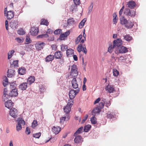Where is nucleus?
Segmentation results:
<instances>
[{"mask_svg": "<svg viewBox=\"0 0 146 146\" xmlns=\"http://www.w3.org/2000/svg\"><path fill=\"white\" fill-rule=\"evenodd\" d=\"M74 2L75 5H79L80 4V0H73Z\"/></svg>", "mask_w": 146, "mask_h": 146, "instance_id": "bf43d9fd", "label": "nucleus"}, {"mask_svg": "<svg viewBox=\"0 0 146 146\" xmlns=\"http://www.w3.org/2000/svg\"><path fill=\"white\" fill-rule=\"evenodd\" d=\"M49 37L48 35L46 34H42L41 35H38L37 37V38H47Z\"/></svg>", "mask_w": 146, "mask_h": 146, "instance_id": "37998d69", "label": "nucleus"}, {"mask_svg": "<svg viewBox=\"0 0 146 146\" xmlns=\"http://www.w3.org/2000/svg\"><path fill=\"white\" fill-rule=\"evenodd\" d=\"M73 103L74 102L72 101L70 102L68 101L67 105L64 108V111L66 114H68L69 113Z\"/></svg>", "mask_w": 146, "mask_h": 146, "instance_id": "7ed1b4c3", "label": "nucleus"}, {"mask_svg": "<svg viewBox=\"0 0 146 146\" xmlns=\"http://www.w3.org/2000/svg\"><path fill=\"white\" fill-rule=\"evenodd\" d=\"M62 55V53L60 51H58L55 52L54 56L56 59H61Z\"/></svg>", "mask_w": 146, "mask_h": 146, "instance_id": "dca6fc26", "label": "nucleus"}, {"mask_svg": "<svg viewBox=\"0 0 146 146\" xmlns=\"http://www.w3.org/2000/svg\"><path fill=\"white\" fill-rule=\"evenodd\" d=\"M10 96H9V94L3 95L2 97V100L3 101H5L7 99H8L10 97Z\"/></svg>", "mask_w": 146, "mask_h": 146, "instance_id": "09e8293b", "label": "nucleus"}, {"mask_svg": "<svg viewBox=\"0 0 146 146\" xmlns=\"http://www.w3.org/2000/svg\"><path fill=\"white\" fill-rule=\"evenodd\" d=\"M122 44V41L120 38H117L115 40L113 41V48L117 49Z\"/></svg>", "mask_w": 146, "mask_h": 146, "instance_id": "20e7f679", "label": "nucleus"}, {"mask_svg": "<svg viewBox=\"0 0 146 146\" xmlns=\"http://www.w3.org/2000/svg\"><path fill=\"white\" fill-rule=\"evenodd\" d=\"M61 46V50L62 51H64L65 50H66V49L68 48V46L66 45H64L63 44L61 45H60Z\"/></svg>", "mask_w": 146, "mask_h": 146, "instance_id": "de8ad7c7", "label": "nucleus"}, {"mask_svg": "<svg viewBox=\"0 0 146 146\" xmlns=\"http://www.w3.org/2000/svg\"><path fill=\"white\" fill-rule=\"evenodd\" d=\"M30 41L31 39L29 37V36H27L26 41L27 42H28V43H27V44H28L30 42Z\"/></svg>", "mask_w": 146, "mask_h": 146, "instance_id": "338daca9", "label": "nucleus"}, {"mask_svg": "<svg viewBox=\"0 0 146 146\" xmlns=\"http://www.w3.org/2000/svg\"><path fill=\"white\" fill-rule=\"evenodd\" d=\"M66 118V116L62 117L60 118V123H61L62 122H63L65 121Z\"/></svg>", "mask_w": 146, "mask_h": 146, "instance_id": "052dcab7", "label": "nucleus"}, {"mask_svg": "<svg viewBox=\"0 0 146 146\" xmlns=\"http://www.w3.org/2000/svg\"><path fill=\"white\" fill-rule=\"evenodd\" d=\"M117 49H118V51H115V53L117 54L118 53H125L127 52V48L123 46H121L119 47Z\"/></svg>", "mask_w": 146, "mask_h": 146, "instance_id": "39448f33", "label": "nucleus"}, {"mask_svg": "<svg viewBox=\"0 0 146 146\" xmlns=\"http://www.w3.org/2000/svg\"><path fill=\"white\" fill-rule=\"evenodd\" d=\"M27 83L26 82L21 84L19 86V88L22 91L26 90L27 87Z\"/></svg>", "mask_w": 146, "mask_h": 146, "instance_id": "2eb2a0df", "label": "nucleus"}, {"mask_svg": "<svg viewBox=\"0 0 146 146\" xmlns=\"http://www.w3.org/2000/svg\"><path fill=\"white\" fill-rule=\"evenodd\" d=\"M80 91L79 88H78L76 90L73 89L71 90L69 92V95L70 99L68 100L69 101L73 102V100L76 95L79 93Z\"/></svg>", "mask_w": 146, "mask_h": 146, "instance_id": "f257e3e1", "label": "nucleus"}, {"mask_svg": "<svg viewBox=\"0 0 146 146\" xmlns=\"http://www.w3.org/2000/svg\"><path fill=\"white\" fill-rule=\"evenodd\" d=\"M96 118L93 116L90 119V121L92 124H95L97 123Z\"/></svg>", "mask_w": 146, "mask_h": 146, "instance_id": "79ce46f5", "label": "nucleus"}, {"mask_svg": "<svg viewBox=\"0 0 146 146\" xmlns=\"http://www.w3.org/2000/svg\"><path fill=\"white\" fill-rule=\"evenodd\" d=\"M133 23L131 21H127L125 26L128 29H131L133 27Z\"/></svg>", "mask_w": 146, "mask_h": 146, "instance_id": "c756f323", "label": "nucleus"}, {"mask_svg": "<svg viewBox=\"0 0 146 146\" xmlns=\"http://www.w3.org/2000/svg\"><path fill=\"white\" fill-rule=\"evenodd\" d=\"M93 8V3H92L91 4L90 6L88 8V13H90L92 12Z\"/></svg>", "mask_w": 146, "mask_h": 146, "instance_id": "6e6d98bb", "label": "nucleus"}, {"mask_svg": "<svg viewBox=\"0 0 146 146\" xmlns=\"http://www.w3.org/2000/svg\"><path fill=\"white\" fill-rule=\"evenodd\" d=\"M62 33V30L60 29H58L55 30L54 32V33L56 35H59Z\"/></svg>", "mask_w": 146, "mask_h": 146, "instance_id": "8fccbe9b", "label": "nucleus"}, {"mask_svg": "<svg viewBox=\"0 0 146 146\" xmlns=\"http://www.w3.org/2000/svg\"><path fill=\"white\" fill-rule=\"evenodd\" d=\"M15 40H17V42L19 43H21L23 41V40L19 38H16L15 39Z\"/></svg>", "mask_w": 146, "mask_h": 146, "instance_id": "0e129e2a", "label": "nucleus"}, {"mask_svg": "<svg viewBox=\"0 0 146 146\" xmlns=\"http://www.w3.org/2000/svg\"><path fill=\"white\" fill-rule=\"evenodd\" d=\"M44 43L43 42H38L35 44L36 49L38 50H40L43 48L44 45Z\"/></svg>", "mask_w": 146, "mask_h": 146, "instance_id": "0eeeda50", "label": "nucleus"}, {"mask_svg": "<svg viewBox=\"0 0 146 146\" xmlns=\"http://www.w3.org/2000/svg\"><path fill=\"white\" fill-rule=\"evenodd\" d=\"M84 131L83 127L81 126L77 129L76 132L74 133V136H76L78 134L81 133Z\"/></svg>", "mask_w": 146, "mask_h": 146, "instance_id": "393cba45", "label": "nucleus"}, {"mask_svg": "<svg viewBox=\"0 0 146 146\" xmlns=\"http://www.w3.org/2000/svg\"><path fill=\"white\" fill-rule=\"evenodd\" d=\"M54 40V37L53 36H50L48 39V40L49 41H53Z\"/></svg>", "mask_w": 146, "mask_h": 146, "instance_id": "774afa93", "label": "nucleus"}, {"mask_svg": "<svg viewBox=\"0 0 146 146\" xmlns=\"http://www.w3.org/2000/svg\"><path fill=\"white\" fill-rule=\"evenodd\" d=\"M75 137L74 139V142L76 143H81L83 141V139L82 137L80 135L74 136Z\"/></svg>", "mask_w": 146, "mask_h": 146, "instance_id": "9d476101", "label": "nucleus"}, {"mask_svg": "<svg viewBox=\"0 0 146 146\" xmlns=\"http://www.w3.org/2000/svg\"><path fill=\"white\" fill-rule=\"evenodd\" d=\"M5 107L9 109L12 108L14 104L11 100H7L5 103Z\"/></svg>", "mask_w": 146, "mask_h": 146, "instance_id": "ddd939ff", "label": "nucleus"}, {"mask_svg": "<svg viewBox=\"0 0 146 146\" xmlns=\"http://www.w3.org/2000/svg\"><path fill=\"white\" fill-rule=\"evenodd\" d=\"M101 110L98 107L94 108L92 111V114L93 116H95L100 113Z\"/></svg>", "mask_w": 146, "mask_h": 146, "instance_id": "6ab92c4d", "label": "nucleus"}, {"mask_svg": "<svg viewBox=\"0 0 146 146\" xmlns=\"http://www.w3.org/2000/svg\"><path fill=\"white\" fill-rule=\"evenodd\" d=\"M38 32V28H36L35 27H32L30 31V33L33 36L37 35Z\"/></svg>", "mask_w": 146, "mask_h": 146, "instance_id": "9b49d317", "label": "nucleus"}, {"mask_svg": "<svg viewBox=\"0 0 146 146\" xmlns=\"http://www.w3.org/2000/svg\"><path fill=\"white\" fill-rule=\"evenodd\" d=\"M41 133L40 132L36 133L33 135V136L35 138H39L41 135Z\"/></svg>", "mask_w": 146, "mask_h": 146, "instance_id": "3c124183", "label": "nucleus"}, {"mask_svg": "<svg viewBox=\"0 0 146 146\" xmlns=\"http://www.w3.org/2000/svg\"><path fill=\"white\" fill-rule=\"evenodd\" d=\"M18 60H14L13 62L11 64V67L15 68L18 67Z\"/></svg>", "mask_w": 146, "mask_h": 146, "instance_id": "cd10ccee", "label": "nucleus"}, {"mask_svg": "<svg viewBox=\"0 0 146 146\" xmlns=\"http://www.w3.org/2000/svg\"><path fill=\"white\" fill-rule=\"evenodd\" d=\"M120 23L122 25H125L127 22V19L123 17H121L120 19Z\"/></svg>", "mask_w": 146, "mask_h": 146, "instance_id": "72a5a7b5", "label": "nucleus"}, {"mask_svg": "<svg viewBox=\"0 0 146 146\" xmlns=\"http://www.w3.org/2000/svg\"><path fill=\"white\" fill-rule=\"evenodd\" d=\"M37 125V122L36 120H34L33 122L32 125L31 127L34 128Z\"/></svg>", "mask_w": 146, "mask_h": 146, "instance_id": "5fc2aeb1", "label": "nucleus"}, {"mask_svg": "<svg viewBox=\"0 0 146 146\" xmlns=\"http://www.w3.org/2000/svg\"><path fill=\"white\" fill-rule=\"evenodd\" d=\"M15 70H14L10 69L7 72V76L8 77H12L15 74Z\"/></svg>", "mask_w": 146, "mask_h": 146, "instance_id": "f3484780", "label": "nucleus"}, {"mask_svg": "<svg viewBox=\"0 0 146 146\" xmlns=\"http://www.w3.org/2000/svg\"><path fill=\"white\" fill-rule=\"evenodd\" d=\"M17 33L20 35H23L25 34V32L23 29L21 28L17 31Z\"/></svg>", "mask_w": 146, "mask_h": 146, "instance_id": "49530a36", "label": "nucleus"}, {"mask_svg": "<svg viewBox=\"0 0 146 146\" xmlns=\"http://www.w3.org/2000/svg\"><path fill=\"white\" fill-rule=\"evenodd\" d=\"M83 47L82 46V45L81 44H80L78 46V47L77 48V50L78 51V52H80L81 51H82L83 48Z\"/></svg>", "mask_w": 146, "mask_h": 146, "instance_id": "c03bdc74", "label": "nucleus"}, {"mask_svg": "<svg viewBox=\"0 0 146 146\" xmlns=\"http://www.w3.org/2000/svg\"><path fill=\"white\" fill-rule=\"evenodd\" d=\"M18 71L19 74L23 75L26 73V69L24 67H21L19 68Z\"/></svg>", "mask_w": 146, "mask_h": 146, "instance_id": "aec40b11", "label": "nucleus"}, {"mask_svg": "<svg viewBox=\"0 0 146 146\" xmlns=\"http://www.w3.org/2000/svg\"><path fill=\"white\" fill-rule=\"evenodd\" d=\"M48 23L47 20L44 19H42L41 20V25H44L46 26L48 25Z\"/></svg>", "mask_w": 146, "mask_h": 146, "instance_id": "e433bc0d", "label": "nucleus"}, {"mask_svg": "<svg viewBox=\"0 0 146 146\" xmlns=\"http://www.w3.org/2000/svg\"><path fill=\"white\" fill-rule=\"evenodd\" d=\"M123 13L124 14L129 17H134L135 14V11L134 10L130 11L129 8H125Z\"/></svg>", "mask_w": 146, "mask_h": 146, "instance_id": "f03ea898", "label": "nucleus"}, {"mask_svg": "<svg viewBox=\"0 0 146 146\" xmlns=\"http://www.w3.org/2000/svg\"><path fill=\"white\" fill-rule=\"evenodd\" d=\"M10 88L12 90L13 89L16 88L17 85L16 84V82L15 81L10 83Z\"/></svg>", "mask_w": 146, "mask_h": 146, "instance_id": "58836bf2", "label": "nucleus"}, {"mask_svg": "<svg viewBox=\"0 0 146 146\" xmlns=\"http://www.w3.org/2000/svg\"><path fill=\"white\" fill-rule=\"evenodd\" d=\"M91 126L89 124L86 125L84 127L83 129L84 131L85 132H87L91 128Z\"/></svg>", "mask_w": 146, "mask_h": 146, "instance_id": "f704fd0d", "label": "nucleus"}, {"mask_svg": "<svg viewBox=\"0 0 146 146\" xmlns=\"http://www.w3.org/2000/svg\"><path fill=\"white\" fill-rule=\"evenodd\" d=\"M70 31L69 30H68V31L64 33H63L61 34L60 36L59 39L60 40H62V38L66 37L68 36L70 34Z\"/></svg>", "mask_w": 146, "mask_h": 146, "instance_id": "5701e85b", "label": "nucleus"}, {"mask_svg": "<svg viewBox=\"0 0 146 146\" xmlns=\"http://www.w3.org/2000/svg\"><path fill=\"white\" fill-rule=\"evenodd\" d=\"M113 75L114 76H117L119 74V72L116 69H113Z\"/></svg>", "mask_w": 146, "mask_h": 146, "instance_id": "603ef678", "label": "nucleus"}, {"mask_svg": "<svg viewBox=\"0 0 146 146\" xmlns=\"http://www.w3.org/2000/svg\"><path fill=\"white\" fill-rule=\"evenodd\" d=\"M9 94L11 97H16L18 94L17 89L16 88L13 89L10 91Z\"/></svg>", "mask_w": 146, "mask_h": 146, "instance_id": "f8f14e48", "label": "nucleus"}, {"mask_svg": "<svg viewBox=\"0 0 146 146\" xmlns=\"http://www.w3.org/2000/svg\"><path fill=\"white\" fill-rule=\"evenodd\" d=\"M52 131L55 134H58L60 131V128L59 127H55L53 126L52 128Z\"/></svg>", "mask_w": 146, "mask_h": 146, "instance_id": "412c9836", "label": "nucleus"}, {"mask_svg": "<svg viewBox=\"0 0 146 146\" xmlns=\"http://www.w3.org/2000/svg\"><path fill=\"white\" fill-rule=\"evenodd\" d=\"M15 51L14 50L9 51L8 53V59H10L13 55Z\"/></svg>", "mask_w": 146, "mask_h": 146, "instance_id": "473e14b6", "label": "nucleus"}, {"mask_svg": "<svg viewBox=\"0 0 146 146\" xmlns=\"http://www.w3.org/2000/svg\"><path fill=\"white\" fill-rule=\"evenodd\" d=\"M128 7L131 9H133L136 5L135 3L133 1H130L127 4Z\"/></svg>", "mask_w": 146, "mask_h": 146, "instance_id": "a211bd4d", "label": "nucleus"}, {"mask_svg": "<svg viewBox=\"0 0 146 146\" xmlns=\"http://www.w3.org/2000/svg\"><path fill=\"white\" fill-rule=\"evenodd\" d=\"M104 106V102H101L99 105V108L101 109L103 108Z\"/></svg>", "mask_w": 146, "mask_h": 146, "instance_id": "13d9d810", "label": "nucleus"}, {"mask_svg": "<svg viewBox=\"0 0 146 146\" xmlns=\"http://www.w3.org/2000/svg\"><path fill=\"white\" fill-rule=\"evenodd\" d=\"M123 39L128 42L131 41L132 38V37L129 35H123Z\"/></svg>", "mask_w": 146, "mask_h": 146, "instance_id": "2f4dec72", "label": "nucleus"}, {"mask_svg": "<svg viewBox=\"0 0 146 146\" xmlns=\"http://www.w3.org/2000/svg\"><path fill=\"white\" fill-rule=\"evenodd\" d=\"M88 115H86L84 117V118L82 120V123H84V122L86 121V120L88 118Z\"/></svg>", "mask_w": 146, "mask_h": 146, "instance_id": "69168bd1", "label": "nucleus"}, {"mask_svg": "<svg viewBox=\"0 0 146 146\" xmlns=\"http://www.w3.org/2000/svg\"><path fill=\"white\" fill-rule=\"evenodd\" d=\"M10 115L13 118H15L18 115L17 111L15 108L10 109L9 112Z\"/></svg>", "mask_w": 146, "mask_h": 146, "instance_id": "1a4fd4ad", "label": "nucleus"}, {"mask_svg": "<svg viewBox=\"0 0 146 146\" xmlns=\"http://www.w3.org/2000/svg\"><path fill=\"white\" fill-rule=\"evenodd\" d=\"M17 121L18 123H19L21 125L22 124L23 125H25V121L22 118H19Z\"/></svg>", "mask_w": 146, "mask_h": 146, "instance_id": "ea45409f", "label": "nucleus"}, {"mask_svg": "<svg viewBox=\"0 0 146 146\" xmlns=\"http://www.w3.org/2000/svg\"><path fill=\"white\" fill-rule=\"evenodd\" d=\"M71 74L72 76L74 77H76L78 75V72L76 65L74 64L72 66Z\"/></svg>", "mask_w": 146, "mask_h": 146, "instance_id": "423d86ee", "label": "nucleus"}, {"mask_svg": "<svg viewBox=\"0 0 146 146\" xmlns=\"http://www.w3.org/2000/svg\"><path fill=\"white\" fill-rule=\"evenodd\" d=\"M107 117L109 119H113L115 118V113L113 112H109L107 113Z\"/></svg>", "mask_w": 146, "mask_h": 146, "instance_id": "4be33fe9", "label": "nucleus"}, {"mask_svg": "<svg viewBox=\"0 0 146 146\" xmlns=\"http://www.w3.org/2000/svg\"><path fill=\"white\" fill-rule=\"evenodd\" d=\"M74 53V50L72 49H68L66 50V55L68 57H70Z\"/></svg>", "mask_w": 146, "mask_h": 146, "instance_id": "c85d7f7f", "label": "nucleus"}, {"mask_svg": "<svg viewBox=\"0 0 146 146\" xmlns=\"http://www.w3.org/2000/svg\"><path fill=\"white\" fill-rule=\"evenodd\" d=\"M86 20L84 19H83L80 23L79 25V28L80 29L82 28L84 26V24L86 22Z\"/></svg>", "mask_w": 146, "mask_h": 146, "instance_id": "a19ab883", "label": "nucleus"}, {"mask_svg": "<svg viewBox=\"0 0 146 146\" xmlns=\"http://www.w3.org/2000/svg\"><path fill=\"white\" fill-rule=\"evenodd\" d=\"M53 32V31L52 30L50 29H49L47 30L46 33V34H51Z\"/></svg>", "mask_w": 146, "mask_h": 146, "instance_id": "680f3d73", "label": "nucleus"}, {"mask_svg": "<svg viewBox=\"0 0 146 146\" xmlns=\"http://www.w3.org/2000/svg\"><path fill=\"white\" fill-rule=\"evenodd\" d=\"M35 80V77L34 76H31L28 78L27 80V83L29 85H31L34 82Z\"/></svg>", "mask_w": 146, "mask_h": 146, "instance_id": "b1692460", "label": "nucleus"}, {"mask_svg": "<svg viewBox=\"0 0 146 146\" xmlns=\"http://www.w3.org/2000/svg\"><path fill=\"white\" fill-rule=\"evenodd\" d=\"M8 84V81L7 77L6 76L4 77V80L3 82V85L4 87H5Z\"/></svg>", "mask_w": 146, "mask_h": 146, "instance_id": "c9c22d12", "label": "nucleus"}, {"mask_svg": "<svg viewBox=\"0 0 146 146\" xmlns=\"http://www.w3.org/2000/svg\"><path fill=\"white\" fill-rule=\"evenodd\" d=\"M54 57L52 55H49L48 56L45 58V61L49 62L52 61L54 58Z\"/></svg>", "mask_w": 146, "mask_h": 146, "instance_id": "a878e982", "label": "nucleus"}, {"mask_svg": "<svg viewBox=\"0 0 146 146\" xmlns=\"http://www.w3.org/2000/svg\"><path fill=\"white\" fill-rule=\"evenodd\" d=\"M71 84L72 86L74 88L77 89L79 88H78V84L77 83V81L75 78H73L71 81Z\"/></svg>", "mask_w": 146, "mask_h": 146, "instance_id": "4468645a", "label": "nucleus"}, {"mask_svg": "<svg viewBox=\"0 0 146 146\" xmlns=\"http://www.w3.org/2000/svg\"><path fill=\"white\" fill-rule=\"evenodd\" d=\"M117 16L115 13L113 14V22L114 24H116L117 22L118 19L117 18Z\"/></svg>", "mask_w": 146, "mask_h": 146, "instance_id": "4c0bfd02", "label": "nucleus"}, {"mask_svg": "<svg viewBox=\"0 0 146 146\" xmlns=\"http://www.w3.org/2000/svg\"><path fill=\"white\" fill-rule=\"evenodd\" d=\"M67 23L69 25H73L74 24L75 21L74 19L71 18L67 20Z\"/></svg>", "mask_w": 146, "mask_h": 146, "instance_id": "7c9ffc66", "label": "nucleus"}, {"mask_svg": "<svg viewBox=\"0 0 146 146\" xmlns=\"http://www.w3.org/2000/svg\"><path fill=\"white\" fill-rule=\"evenodd\" d=\"M22 129L21 125L19 123H18L16 125V129L17 131H19Z\"/></svg>", "mask_w": 146, "mask_h": 146, "instance_id": "864d4df0", "label": "nucleus"}, {"mask_svg": "<svg viewBox=\"0 0 146 146\" xmlns=\"http://www.w3.org/2000/svg\"><path fill=\"white\" fill-rule=\"evenodd\" d=\"M25 133L26 134H27V135L31 133V131H30V129L28 127H27L26 130H25Z\"/></svg>", "mask_w": 146, "mask_h": 146, "instance_id": "e2e57ef3", "label": "nucleus"}, {"mask_svg": "<svg viewBox=\"0 0 146 146\" xmlns=\"http://www.w3.org/2000/svg\"><path fill=\"white\" fill-rule=\"evenodd\" d=\"M106 89H107L109 93H111L113 92V91L114 90V88L112 87H111V86H110L109 87L108 86H107Z\"/></svg>", "mask_w": 146, "mask_h": 146, "instance_id": "a18cd8bd", "label": "nucleus"}, {"mask_svg": "<svg viewBox=\"0 0 146 146\" xmlns=\"http://www.w3.org/2000/svg\"><path fill=\"white\" fill-rule=\"evenodd\" d=\"M14 13L13 11H7L6 14L7 18L8 20H10L12 19L14 16Z\"/></svg>", "mask_w": 146, "mask_h": 146, "instance_id": "6e6552de", "label": "nucleus"}, {"mask_svg": "<svg viewBox=\"0 0 146 146\" xmlns=\"http://www.w3.org/2000/svg\"><path fill=\"white\" fill-rule=\"evenodd\" d=\"M18 24V22L17 20H14L11 23V26L13 29L16 28Z\"/></svg>", "mask_w": 146, "mask_h": 146, "instance_id": "bb28decb", "label": "nucleus"}, {"mask_svg": "<svg viewBox=\"0 0 146 146\" xmlns=\"http://www.w3.org/2000/svg\"><path fill=\"white\" fill-rule=\"evenodd\" d=\"M114 48H113V46L112 44L110 45V46L108 49V51L110 53H111L112 52V49Z\"/></svg>", "mask_w": 146, "mask_h": 146, "instance_id": "4d7b16f0", "label": "nucleus"}]
</instances>
